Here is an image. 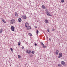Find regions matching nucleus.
<instances>
[{
    "mask_svg": "<svg viewBox=\"0 0 67 67\" xmlns=\"http://www.w3.org/2000/svg\"><path fill=\"white\" fill-rule=\"evenodd\" d=\"M23 18L24 19H26V16L25 15H24L23 16Z\"/></svg>",
    "mask_w": 67,
    "mask_h": 67,
    "instance_id": "9b49d317",
    "label": "nucleus"
},
{
    "mask_svg": "<svg viewBox=\"0 0 67 67\" xmlns=\"http://www.w3.org/2000/svg\"><path fill=\"white\" fill-rule=\"evenodd\" d=\"M34 27H35V28H37V27H36V26H35Z\"/></svg>",
    "mask_w": 67,
    "mask_h": 67,
    "instance_id": "c85d7f7f",
    "label": "nucleus"
},
{
    "mask_svg": "<svg viewBox=\"0 0 67 67\" xmlns=\"http://www.w3.org/2000/svg\"><path fill=\"white\" fill-rule=\"evenodd\" d=\"M58 66H59V67H60V66H61V65L60 64H58Z\"/></svg>",
    "mask_w": 67,
    "mask_h": 67,
    "instance_id": "4be33fe9",
    "label": "nucleus"
},
{
    "mask_svg": "<svg viewBox=\"0 0 67 67\" xmlns=\"http://www.w3.org/2000/svg\"><path fill=\"white\" fill-rule=\"evenodd\" d=\"M61 2H62V3L64 2V0H62L61 1Z\"/></svg>",
    "mask_w": 67,
    "mask_h": 67,
    "instance_id": "412c9836",
    "label": "nucleus"
},
{
    "mask_svg": "<svg viewBox=\"0 0 67 67\" xmlns=\"http://www.w3.org/2000/svg\"><path fill=\"white\" fill-rule=\"evenodd\" d=\"M15 16L16 17H18V13L17 12H15Z\"/></svg>",
    "mask_w": 67,
    "mask_h": 67,
    "instance_id": "f8f14e48",
    "label": "nucleus"
},
{
    "mask_svg": "<svg viewBox=\"0 0 67 67\" xmlns=\"http://www.w3.org/2000/svg\"><path fill=\"white\" fill-rule=\"evenodd\" d=\"M26 53H27L28 54H31V51H29V50H26Z\"/></svg>",
    "mask_w": 67,
    "mask_h": 67,
    "instance_id": "20e7f679",
    "label": "nucleus"
},
{
    "mask_svg": "<svg viewBox=\"0 0 67 67\" xmlns=\"http://www.w3.org/2000/svg\"><path fill=\"white\" fill-rule=\"evenodd\" d=\"M21 48H22V49H24V47H22Z\"/></svg>",
    "mask_w": 67,
    "mask_h": 67,
    "instance_id": "c756f323",
    "label": "nucleus"
},
{
    "mask_svg": "<svg viewBox=\"0 0 67 67\" xmlns=\"http://www.w3.org/2000/svg\"><path fill=\"white\" fill-rule=\"evenodd\" d=\"M18 57L20 59V58H21V57L20 56V55H18Z\"/></svg>",
    "mask_w": 67,
    "mask_h": 67,
    "instance_id": "dca6fc26",
    "label": "nucleus"
},
{
    "mask_svg": "<svg viewBox=\"0 0 67 67\" xmlns=\"http://www.w3.org/2000/svg\"><path fill=\"white\" fill-rule=\"evenodd\" d=\"M20 43H21V42H18V45H20Z\"/></svg>",
    "mask_w": 67,
    "mask_h": 67,
    "instance_id": "6ab92c4d",
    "label": "nucleus"
},
{
    "mask_svg": "<svg viewBox=\"0 0 67 67\" xmlns=\"http://www.w3.org/2000/svg\"><path fill=\"white\" fill-rule=\"evenodd\" d=\"M32 54H34V51H32L31 52Z\"/></svg>",
    "mask_w": 67,
    "mask_h": 67,
    "instance_id": "5701e85b",
    "label": "nucleus"
},
{
    "mask_svg": "<svg viewBox=\"0 0 67 67\" xmlns=\"http://www.w3.org/2000/svg\"><path fill=\"white\" fill-rule=\"evenodd\" d=\"M15 21L14 19H12L10 20V23L11 24H13L14 23H15Z\"/></svg>",
    "mask_w": 67,
    "mask_h": 67,
    "instance_id": "f03ea898",
    "label": "nucleus"
},
{
    "mask_svg": "<svg viewBox=\"0 0 67 67\" xmlns=\"http://www.w3.org/2000/svg\"><path fill=\"white\" fill-rule=\"evenodd\" d=\"M61 64L62 65H63L64 66V65H65V62L64 61H62L61 62Z\"/></svg>",
    "mask_w": 67,
    "mask_h": 67,
    "instance_id": "423d86ee",
    "label": "nucleus"
},
{
    "mask_svg": "<svg viewBox=\"0 0 67 67\" xmlns=\"http://www.w3.org/2000/svg\"><path fill=\"white\" fill-rule=\"evenodd\" d=\"M10 50H11V51H13V49H12V48H10Z\"/></svg>",
    "mask_w": 67,
    "mask_h": 67,
    "instance_id": "a878e982",
    "label": "nucleus"
},
{
    "mask_svg": "<svg viewBox=\"0 0 67 67\" xmlns=\"http://www.w3.org/2000/svg\"><path fill=\"white\" fill-rule=\"evenodd\" d=\"M41 44L42 45H43V46H44V44H43V42H41Z\"/></svg>",
    "mask_w": 67,
    "mask_h": 67,
    "instance_id": "aec40b11",
    "label": "nucleus"
},
{
    "mask_svg": "<svg viewBox=\"0 0 67 67\" xmlns=\"http://www.w3.org/2000/svg\"><path fill=\"white\" fill-rule=\"evenodd\" d=\"M42 9H46V7H45L44 6V5H42Z\"/></svg>",
    "mask_w": 67,
    "mask_h": 67,
    "instance_id": "6e6552de",
    "label": "nucleus"
},
{
    "mask_svg": "<svg viewBox=\"0 0 67 67\" xmlns=\"http://www.w3.org/2000/svg\"><path fill=\"white\" fill-rule=\"evenodd\" d=\"M42 46L44 48H46L47 47L46 46H45L44 45V46Z\"/></svg>",
    "mask_w": 67,
    "mask_h": 67,
    "instance_id": "a211bd4d",
    "label": "nucleus"
},
{
    "mask_svg": "<svg viewBox=\"0 0 67 67\" xmlns=\"http://www.w3.org/2000/svg\"><path fill=\"white\" fill-rule=\"evenodd\" d=\"M56 51H57V52H55V53L56 54V55H58V53H59V51L57 50H56Z\"/></svg>",
    "mask_w": 67,
    "mask_h": 67,
    "instance_id": "1a4fd4ad",
    "label": "nucleus"
},
{
    "mask_svg": "<svg viewBox=\"0 0 67 67\" xmlns=\"http://www.w3.org/2000/svg\"><path fill=\"white\" fill-rule=\"evenodd\" d=\"M45 11L46 12H47V9H46L45 10Z\"/></svg>",
    "mask_w": 67,
    "mask_h": 67,
    "instance_id": "393cba45",
    "label": "nucleus"
},
{
    "mask_svg": "<svg viewBox=\"0 0 67 67\" xmlns=\"http://www.w3.org/2000/svg\"><path fill=\"white\" fill-rule=\"evenodd\" d=\"M25 26L27 28L28 30H30L31 29V27L29 26V25L28 23H26L25 24Z\"/></svg>",
    "mask_w": 67,
    "mask_h": 67,
    "instance_id": "f257e3e1",
    "label": "nucleus"
},
{
    "mask_svg": "<svg viewBox=\"0 0 67 67\" xmlns=\"http://www.w3.org/2000/svg\"><path fill=\"white\" fill-rule=\"evenodd\" d=\"M36 33H37V34H38V30L37 31Z\"/></svg>",
    "mask_w": 67,
    "mask_h": 67,
    "instance_id": "b1692460",
    "label": "nucleus"
},
{
    "mask_svg": "<svg viewBox=\"0 0 67 67\" xmlns=\"http://www.w3.org/2000/svg\"><path fill=\"white\" fill-rule=\"evenodd\" d=\"M49 40H50V41H51V38H49Z\"/></svg>",
    "mask_w": 67,
    "mask_h": 67,
    "instance_id": "7c9ffc66",
    "label": "nucleus"
},
{
    "mask_svg": "<svg viewBox=\"0 0 67 67\" xmlns=\"http://www.w3.org/2000/svg\"><path fill=\"white\" fill-rule=\"evenodd\" d=\"M14 26H12L11 27V29L12 31H13V32H14Z\"/></svg>",
    "mask_w": 67,
    "mask_h": 67,
    "instance_id": "39448f33",
    "label": "nucleus"
},
{
    "mask_svg": "<svg viewBox=\"0 0 67 67\" xmlns=\"http://www.w3.org/2000/svg\"><path fill=\"white\" fill-rule=\"evenodd\" d=\"M62 53H60L59 54V56H58V58H60L62 57Z\"/></svg>",
    "mask_w": 67,
    "mask_h": 67,
    "instance_id": "7ed1b4c3",
    "label": "nucleus"
},
{
    "mask_svg": "<svg viewBox=\"0 0 67 67\" xmlns=\"http://www.w3.org/2000/svg\"><path fill=\"white\" fill-rule=\"evenodd\" d=\"M35 46H37V44H36V43H35Z\"/></svg>",
    "mask_w": 67,
    "mask_h": 67,
    "instance_id": "bb28decb",
    "label": "nucleus"
},
{
    "mask_svg": "<svg viewBox=\"0 0 67 67\" xmlns=\"http://www.w3.org/2000/svg\"><path fill=\"white\" fill-rule=\"evenodd\" d=\"M18 21L19 22H21V21H22V19H21V18H19L18 20Z\"/></svg>",
    "mask_w": 67,
    "mask_h": 67,
    "instance_id": "0eeeda50",
    "label": "nucleus"
},
{
    "mask_svg": "<svg viewBox=\"0 0 67 67\" xmlns=\"http://www.w3.org/2000/svg\"><path fill=\"white\" fill-rule=\"evenodd\" d=\"M30 56L31 57H32V55H30Z\"/></svg>",
    "mask_w": 67,
    "mask_h": 67,
    "instance_id": "473e14b6",
    "label": "nucleus"
},
{
    "mask_svg": "<svg viewBox=\"0 0 67 67\" xmlns=\"http://www.w3.org/2000/svg\"><path fill=\"white\" fill-rule=\"evenodd\" d=\"M47 14L48 16H51V15L48 12H47Z\"/></svg>",
    "mask_w": 67,
    "mask_h": 67,
    "instance_id": "9d476101",
    "label": "nucleus"
},
{
    "mask_svg": "<svg viewBox=\"0 0 67 67\" xmlns=\"http://www.w3.org/2000/svg\"><path fill=\"white\" fill-rule=\"evenodd\" d=\"M2 20L3 22H4V23H6V22L4 21V20L3 19H2Z\"/></svg>",
    "mask_w": 67,
    "mask_h": 67,
    "instance_id": "4468645a",
    "label": "nucleus"
},
{
    "mask_svg": "<svg viewBox=\"0 0 67 67\" xmlns=\"http://www.w3.org/2000/svg\"><path fill=\"white\" fill-rule=\"evenodd\" d=\"M48 32H49V30L48 29Z\"/></svg>",
    "mask_w": 67,
    "mask_h": 67,
    "instance_id": "cd10ccee",
    "label": "nucleus"
},
{
    "mask_svg": "<svg viewBox=\"0 0 67 67\" xmlns=\"http://www.w3.org/2000/svg\"><path fill=\"white\" fill-rule=\"evenodd\" d=\"M44 21L46 23H48V21L47 20H45Z\"/></svg>",
    "mask_w": 67,
    "mask_h": 67,
    "instance_id": "ddd939ff",
    "label": "nucleus"
},
{
    "mask_svg": "<svg viewBox=\"0 0 67 67\" xmlns=\"http://www.w3.org/2000/svg\"><path fill=\"white\" fill-rule=\"evenodd\" d=\"M2 32H3V30L2 29H1L0 30V33H2Z\"/></svg>",
    "mask_w": 67,
    "mask_h": 67,
    "instance_id": "2eb2a0df",
    "label": "nucleus"
},
{
    "mask_svg": "<svg viewBox=\"0 0 67 67\" xmlns=\"http://www.w3.org/2000/svg\"><path fill=\"white\" fill-rule=\"evenodd\" d=\"M29 35H30V36H32V34H31V33H29Z\"/></svg>",
    "mask_w": 67,
    "mask_h": 67,
    "instance_id": "f3484780",
    "label": "nucleus"
},
{
    "mask_svg": "<svg viewBox=\"0 0 67 67\" xmlns=\"http://www.w3.org/2000/svg\"><path fill=\"white\" fill-rule=\"evenodd\" d=\"M53 31H55V29H53Z\"/></svg>",
    "mask_w": 67,
    "mask_h": 67,
    "instance_id": "2f4dec72",
    "label": "nucleus"
}]
</instances>
